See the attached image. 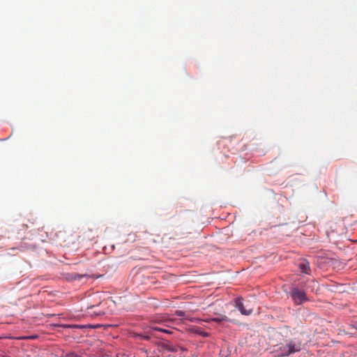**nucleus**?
<instances>
[{
  "mask_svg": "<svg viewBox=\"0 0 357 357\" xmlns=\"http://www.w3.org/2000/svg\"><path fill=\"white\" fill-rule=\"evenodd\" d=\"M301 349V344L296 343L294 341H290L286 344H282L276 350L280 351L278 356H287L291 354L299 351Z\"/></svg>",
  "mask_w": 357,
  "mask_h": 357,
  "instance_id": "f257e3e1",
  "label": "nucleus"
},
{
  "mask_svg": "<svg viewBox=\"0 0 357 357\" xmlns=\"http://www.w3.org/2000/svg\"><path fill=\"white\" fill-rule=\"evenodd\" d=\"M291 296L296 305H301L307 301L305 293L298 288L292 289Z\"/></svg>",
  "mask_w": 357,
  "mask_h": 357,
  "instance_id": "f03ea898",
  "label": "nucleus"
},
{
  "mask_svg": "<svg viewBox=\"0 0 357 357\" xmlns=\"http://www.w3.org/2000/svg\"><path fill=\"white\" fill-rule=\"evenodd\" d=\"M236 307L241 312L243 315H250L252 312V308H246L243 303V298H238L236 299Z\"/></svg>",
  "mask_w": 357,
  "mask_h": 357,
  "instance_id": "7ed1b4c3",
  "label": "nucleus"
},
{
  "mask_svg": "<svg viewBox=\"0 0 357 357\" xmlns=\"http://www.w3.org/2000/svg\"><path fill=\"white\" fill-rule=\"evenodd\" d=\"M142 351H143L146 356V357H174V355L169 354L167 351H160V349L158 350V352H154L155 354L153 355L149 356L147 354V351L146 349H142Z\"/></svg>",
  "mask_w": 357,
  "mask_h": 357,
  "instance_id": "20e7f679",
  "label": "nucleus"
},
{
  "mask_svg": "<svg viewBox=\"0 0 357 357\" xmlns=\"http://www.w3.org/2000/svg\"><path fill=\"white\" fill-rule=\"evenodd\" d=\"M299 268L303 273H304L305 274L310 273V268L309 263L307 261H303L301 262L299 264Z\"/></svg>",
  "mask_w": 357,
  "mask_h": 357,
  "instance_id": "39448f33",
  "label": "nucleus"
},
{
  "mask_svg": "<svg viewBox=\"0 0 357 357\" xmlns=\"http://www.w3.org/2000/svg\"><path fill=\"white\" fill-rule=\"evenodd\" d=\"M227 319H228V318L225 315H222V316L218 317L212 318L211 320L213 321L220 323V322H222L223 321H227Z\"/></svg>",
  "mask_w": 357,
  "mask_h": 357,
  "instance_id": "423d86ee",
  "label": "nucleus"
},
{
  "mask_svg": "<svg viewBox=\"0 0 357 357\" xmlns=\"http://www.w3.org/2000/svg\"><path fill=\"white\" fill-rule=\"evenodd\" d=\"M195 333L199 335H202V337H208L209 333L207 332L204 331L202 328H199L195 330Z\"/></svg>",
  "mask_w": 357,
  "mask_h": 357,
  "instance_id": "0eeeda50",
  "label": "nucleus"
},
{
  "mask_svg": "<svg viewBox=\"0 0 357 357\" xmlns=\"http://www.w3.org/2000/svg\"><path fill=\"white\" fill-rule=\"evenodd\" d=\"M175 314L178 317H185V312L183 310H176Z\"/></svg>",
  "mask_w": 357,
  "mask_h": 357,
  "instance_id": "6e6552de",
  "label": "nucleus"
},
{
  "mask_svg": "<svg viewBox=\"0 0 357 357\" xmlns=\"http://www.w3.org/2000/svg\"><path fill=\"white\" fill-rule=\"evenodd\" d=\"M63 328H82L83 326H78V325H62L61 326Z\"/></svg>",
  "mask_w": 357,
  "mask_h": 357,
  "instance_id": "1a4fd4ad",
  "label": "nucleus"
},
{
  "mask_svg": "<svg viewBox=\"0 0 357 357\" xmlns=\"http://www.w3.org/2000/svg\"><path fill=\"white\" fill-rule=\"evenodd\" d=\"M37 335H31V336H25L24 335L23 339L24 340H33L37 338Z\"/></svg>",
  "mask_w": 357,
  "mask_h": 357,
  "instance_id": "9d476101",
  "label": "nucleus"
},
{
  "mask_svg": "<svg viewBox=\"0 0 357 357\" xmlns=\"http://www.w3.org/2000/svg\"><path fill=\"white\" fill-rule=\"evenodd\" d=\"M151 331H162V332H167V331L165 329H162V328H158V327H151Z\"/></svg>",
  "mask_w": 357,
  "mask_h": 357,
  "instance_id": "9b49d317",
  "label": "nucleus"
},
{
  "mask_svg": "<svg viewBox=\"0 0 357 357\" xmlns=\"http://www.w3.org/2000/svg\"><path fill=\"white\" fill-rule=\"evenodd\" d=\"M116 357H130V356L126 353H119L116 354Z\"/></svg>",
  "mask_w": 357,
  "mask_h": 357,
  "instance_id": "f8f14e48",
  "label": "nucleus"
},
{
  "mask_svg": "<svg viewBox=\"0 0 357 357\" xmlns=\"http://www.w3.org/2000/svg\"><path fill=\"white\" fill-rule=\"evenodd\" d=\"M64 357H80L79 356H78L77 354H74V353H70V354H66Z\"/></svg>",
  "mask_w": 357,
  "mask_h": 357,
  "instance_id": "ddd939ff",
  "label": "nucleus"
},
{
  "mask_svg": "<svg viewBox=\"0 0 357 357\" xmlns=\"http://www.w3.org/2000/svg\"><path fill=\"white\" fill-rule=\"evenodd\" d=\"M137 336L141 338L145 339V340H149L150 338V337L149 335H142L140 334H138Z\"/></svg>",
  "mask_w": 357,
  "mask_h": 357,
  "instance_id": "4468645a",
  "label": "nucleus"
},
{
  "mask_svg": "<svg viewBox=\"0 0 357 357\" xmlns=\"http://www.w3.org/2000/svg\"><path fill=\"white\" fill-rule=\"evenodd\" d=\"M81 278V276H80V275H77V277H75V278Z\"/></svg>",
  "mask_w": 357,
  "mask_h": 357,
  "instance_id": "2eb2a0df",
  "label": "nucleus"
}]
</instances>
